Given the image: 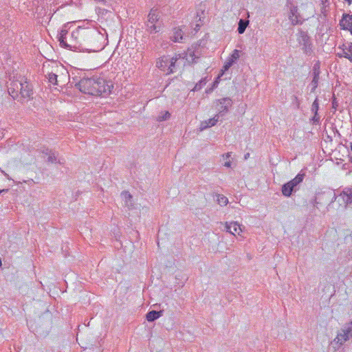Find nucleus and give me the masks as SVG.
<instances>
[{
	"label": "nucleus",
	"mask_w": 352,
	"mask_h": 352,
	"mask_svg": "<svg viewBox=\"0 0 352 352\" xmlns=\"http://www.w3.org/2000/svg\"><path fill=\"white\" fill-rule=\"evenodd\" d=\"M87 28L78 27L71 34V38L69 42H67L66 47L74 48L81 51V47L82 46L85 36H86Z\"/></svg>",
	"instance_id": "4"
},
{
	"label": "nucleus",
	"mask_w": 352,
	"mask_h": 352,
	"mask_svg": "<svg viewBox=\"0 0 352 352\" xmlns=\"http://www.w3.org/2000/svg\"><path fill=\"white\" fill-rule=\"evenodd\" d=\"M344 1H346L349 5H351L352 3V0H344Z\"/></svg>",
	"instance_id": "50"
},
{
	"label": "nucleus",
	"mask_w": 352,
	"mask_h": 352,
	"mask_svg": "<svg viewBox=\"0 0 352 352\" xmlns=\"http://www.w3.org/2000/svg\"><path fill=\"white\" fill-rule=\"evenodd\" d=\"M104 36L96 30L87 28L86 36L83 41L81 51L87 52H96L104 47Z\"/></svg>",
	"instance_id": "1"
},
{
	"label": "nucleus",
	"mask_w": 352,
	"mask_h": 352,
	"mask_svg": "<svg viewBox=\"0 0 352 352\" xmlns=\"http://www.w3.org/2000/svg\"><path fill=\"white\" fill-rule=\"evenodd\" d=\"M233 64H234L233 60H230V59H229V60H228L225 63V64H224V65H223V69L222 70V72H223L224 71H227V70H228V69L230 68V67H231Z\"/></svg>",
	"instance_id": "37"
},
{
	"label": "nucleus",
	"mask_w": 352,
	"mask_h": 352,
	"mask_svg": "<svg viewBox=\"0 0 352 352\" xmlns=\"http://www.w3.org/2000/svg\"><path fill=\"white\" fill-rule=\"evenodd\" d=\"M146 23H155L162 25L160 21V12L157 9H151L148 15V21Z\"/></svg>",
	"instance_id": "16"
},
{
	"label": "nucleus",
	"mask_w": 352,
	"mask_h": 352,
	"mask_svg": "<svg viewBox=\"0 0 352 352\" xmlns=\"http://www.w3.org/2000/svg\"><path fill=\"white\" fill-rule=\"evenodd\" d=\"M337 196L335 192L327 190L317 193L311 203L314 207L318 208V205H322L329 201L330 203L334 202Z\"/></svg>",
	"instance_id": "5"
},
{
	"label": "nucleus",
	"mask_w": 352,
	"mask_h": 352,
	"mask_svg": "<svg viewBox=\"0 0 352 352\" xmlns=\"http://www.w3.org/2000/svg\"><path fill=\"white\" fill-rule=\"evenodd\" d=\"M250 154L249 153H247L245 155V159H248V157H249Z\"/></svg>",
	"instance_id": "52"
},
{
	"label": "nucleus",
	"mask_w": 352,
	"mask_h": 352,
	"mask_svg": "<svg viewBox=\"0 0 352 352\" xmlns=\"http://www.w3.org/2000/svg\"><path fill=\"white\" fill-rule=\"evenodd\" d=\"M8 191V189H3V190H0V194L3 193V192H7Z\"/></svg>",
	"instance_id": "49"
},
{
	"label": "nucleus",
	"mask_w": 352,
	"mask_h": 352,
	"mask_svg": "<svg viewBox=\"0 0 352 352\" xmlns=\"http://www.w3.org/2000/svg\"><path fill=\"white\" fill-rule=\"evenodd\" d=\"M207 82L206 78H201L196 85H195L194 88L192 89L193 91H199L203 86H204Z\"/></svg>",
	"instance_id": "32"
},
{
	"label": "nucleus",
	"mask_w": 352,
	"mask_h": 352,
	"mask_svg": "<svg viewBox=\"0 0 352 352\" xmlns=\"http://www.w3.org/2000/svg\"><path fill=\"white\" fill-rule=\"evenodd\" d=\"M163 311L152 310L146 315V318L148 322H153L162 316Z\"/></svg>",
	"instance_id": "22"
},
{
	"label": "nucleus",
	"mask_w": 352,
	"mask_h": 352,
	"mask_svg": "<svg viewBox=\"0 0 352 352\" xmlns=\"http://www.w3.org/2000/svg\"><path fill=\"white\" fill-rule=\"evenodd\" d=\"M346 205L352 203V186L346 187L343 189L339 195Z\"/></svg>",
	"instance_id": "14"
},
{
	"label": "nucleus",
	"mask_w": 352,
	"mask_h": 352,
	"mask_svg": "<svg viewBox=\"0 0 352 352\" xmlns=\"http://www.w3.org/2000/svg\"><path fill=\"white\" fill-rule=\"evenodd\" d=\"M217 102L221 104L218 113L221 116L226 114L229 111V108L232 105V100L230 98H223L218 100Z\"/></svg>",
	"instance_id": "10"
},
{
	"label": "nucleus",
	"mask_w": 352,
	"mask_h": 352,
	"mask_svg": "<svg viewBox=\"0 0 352 352\" xmlns=\"http://www.w3.org/2000/svg\"><path fill=\"white\" fill-rule=\"evenodd\" d=\"M239 58V51L238 50H234L232 52L231 58L230 60H233L234 63Z\"/></svg>",
	"instance_id": "36"
},
{
	"label": "nucleus",
	"mask_w": 352,
	"mask_h": 352,
	"mask_svg": "<svg viewBox=\"0 0 352 352\" xmlns=\"http://www.w3.org/2000/svg\"><path fill=\"white\" fill-rule=\"evenodd\" d=\"M199 27H200V25L199 24H197L195 30H198L199 29Z\"/></svg>",
	"instance_id": "51"
},
{
	"label": "nucleus",
	"mask_w": 352,
	"mask_h": 352,
	"mask_svg": "<svg viewBox=\"0 0 352 352\" xmlns=\"http://www.w3.org/2000/svg\"><path fill=\"white\" fill-rule=\"evenodd\" d=\"M170 116V113L168 111L162 112L160 115L158 116L157 120L158 121H164L168 120Z\"/></svg>",
	"instance_id": "35"
},
{
	"label": "nucleus",
	"mask_w": 352,
	"mask_h": 352,
	"mask_svg": "<svg viewBox=\"0 0 352 352\" xmlns=\"http://www.w3.org/2000/svg\"><path fill=\"white\" fill-rule=\"evenodd\" d=\"M58 76L60 78L58 82H61L63 83V85H60V86H63L65 84L67 78L69 79V72L65 69H63V72H62L61 75Z\"/></svg>",
	"instance_id": "31"
},
{
	"label": "nucleus",
	"mask_w": 352,
	"mask_h": 352,
	"mask_svg": "<svg viewBox=\"0 0 352 352\" xmlns=\"http://www.w3.org/2000/svg\"><path fill=\"white\" fill-rule=\"evenodd\" d=\"M97 85L96 89L98 94L96 96L105 97L111 93V89L113 88V82L110 80H106L103 78H98Z\"/></svg>",
	"instance_id": "6"
},
{
	"label": "nucleus",
	"mask_w": 352,
	"mask_h": 352,
	"mask_svg": "<svg viewBox=\"0 0 352 352\" xmlns=\"http://www.w3.org/2000/svg\"><path fill=\"white\" fill-rule=\"evenodd\" d=\"M344 330L346 332V335L348 336V339L352 338V327H347Z\"/></svg>",
	"instance_id": "40"
},
{
	"label": "nucleus",
	"mask_w": 352,
	"mask_h": 352,
	"mask_svg": "<svg viewBox=\"0 0 352 352\" xmlns=\"http://www.w3.org/2000/svg\"><path fill=\"white\" fill-rule=\"evenodd\" d=\"M249 24V21L245 19H240L238 23L237 31L239 34H242L245 32L246 28Z\"/></svg>",
	"instance_id": "28"
},
{
	"label": "nucleus",
	"mask_w": 352,
	"mask_h": 352,
	"mask_svg": "<svg viewBox=\"0 0 352 352\" xmlns=\"http://www.w3.org/2000/svg\"><path fill=\"white\" fill-rule=\"evenodd\" d=\"M65 28L66 25H65L58 33V41L60 42V45L65 47H66L67 45V41L66 37L67 30L65 29Z\"/></svg>",
	"instance_id": "24"
},
{
	"label": "nucleus",
	"mask_w": 352,
	"mask_h": 352,
	"mask_svg": "<svg viewBox=\"0 0 352 352\" xmlns=\"http://www.w3.org/2000/svg\"><path fill=\"white\" fill-rule=\"evenodd\" d=\"M342 47H346V49L349 52V54H352V43H348L347 44H344Z\"/></svg>",
	"instance_id": "39"
},
{
	"label": "nucleus",
	"mask_w": 352,
	"mask_h": 352,
	"mask_svg": "<svg viewBox=\"0 0 352 352\" xmlns=\"http://www.w3.org/2000/svg\"><path fill=\"white\" fill-rule=\"evenodd\" d=\"M231 156V153H227L226 154V159H229V157Z\"/></svg>",
	"instance_id": "48"
},
{
	"label": "nucleus",
	"mask_w": 352,
	"mask_h": 352,
	"mask_svg": "<svg viewBox=\"0 0 352 352\" xmlns=\"http://www.w3.org/2000/svg\"><path fill=\"white\" fill-rule=\"evenodd\" d=\"M219 78H220V76H218V78L216 79V80L213 82V84H212V87H213V89H214L215 87H217V85H218V84H219V80H218V79H219Z\"/></svg>",
	"instance_id": "43"
},
{
	"label": "nucleus",
	"mask_w": 352,
	"mask_h": 352,
	"mask_svg": "<svg viewBox=\"0 0 352 352\" xmlns=\"http://www.w3.org/2000/svg\"><path fill=\"white\" fill-rule=\"evenodd\" d=\"M319 110V102L318 99L316 98L312 103L311 111L314 114H316Z\"/></svg>",
	"instance_id": "34"
},
{
	"label": "nucleus",
	"mask_w": 352,
	"mask_h": 352,
	"mask_svg": "<svg viewBox=\"0 0 352 352\" xmlns=\"http://www.w3.org/2000/svg\"><path fill=\"white\" fill-rule=\"evenodd\" d=\"M305 177V173L303 172V170L300 171V173L294 179L282 186V194L286 197H291L293 192H296L298 190L299 186L302 182Z\"/></svg>",
	"instance_id": "3"
},
{
	"label": "nucleus",
	"mask_w": 352,
	"mask_h": 352,
	"mask_svg": "<svg viewBox=\"0 0 352 352\" xmlns=\"http://www.w3.org/2000/svg\"><path fill=\"white\" fill-rule=\"evenodd\" d=\"M224 166L230 168L231 166V161L228 160L224 163Z\"/></svg>",
	"instance_id": "44"
},
{
	"label": "nucleus",
	"mask_w": 352,
	"mask_h": 352,
	"mask_svg": "<svg viewBox=\"0 0 352 352\" xmlns=\"http://www.w3.org/2000/svg\"><path fill=\"white\" fill-rule=\"evenodd\" d=\"M294 100L297 102V106L298 107L299 104H300V102L298 101V97L297 96H294Z\"/></svg>",
	"instance_id": "46"
},
{
	"label": "nucleus",
	"mask_w": 352,
	"mask_h": 352,
	"mask_svg": "<svg viewBox=\"0 0 352 352\" xmlns=\"http://www.w3.org/2000/svg\"><path fill=\"white\" fill-rule=\"evenodd\" d=\"M204 12H201V14H199V12H197V17H199V21L201 20V19L202 17L201 15H204Z\"/></svg>",
	"instance_id": "47"
},
{
	"label": "nucleus",
	"mask_w": 352,
	"mask_h": 352,
	"mask_svg": "<svg viewBox=\"0 0 352 352\" xmlns=\"http://www.w3.org/2000/svg\"><path fill=\"white\" fill-rule=\"evenodd\" d=\"M338 50H340V52H337V54H336V55L338 57H340V58L344 57V58H347L349 60H350L351 62H352V54L349 53V52L346 49V47H339Z\"/></svg>",
	"instance_id": "27"
},
{
	"label": "nucleus",
	"mask_w": 352,
	"mask_h": 352,
	"mask_svg": "<svg viewBox=\"0 0 352 352\" xmlns=\"http://www.w3.org/2000/svg\"><path fill=\"white\" fill-rule=\"evenodd\" d=\"M170 38L173 42L182 43L184 39V32L182 29L177 28H174L173 34Z\"/></svg>",
	"instance_id": "20"
},
{
	"label": "nucleus",
	"mask_w": 352,
	"mask_h": 352,
	"mask_svg": "<svg viewBox=\"0 0 352 352\" xmlns=\"http://www.w3.org/2000/svg\"><path fill=\"white\" fill-rule=\"evenodd\" d=\"M179 58H181V56L179 54L178 55V56H176L175 57H170L171 62H170L169 65H168V70L167 71V75L176 72V70H177L176 63Z\"/></svg>",
	"instance_id": "25"
},
{
	"label": "nucleus",
	"mask_w": 352,
	"mask_h": 352,
	"mask_svg": "<svg viewBox=\"0 0 352 352\" xmlns=\"http://www.w3.org/2000/svg\"><path fill=\"white\" fill-rule=\"evenodd\" d=\"M79 80H80V79L78 80L77 76L72 77V80L70 78L69 79V82L71 83L72 85L73 84H74V85H75L76 84V82H78Z\"/></svg>",
	"instance_id": "42"
},
{
	"label": "nucleus",
	"mask_w": 352,
	"mask_h": 352,
	"mask_svg": "<svg viewBox=\"0 0 352 352\" xmlns=\"http://www.w3.org/2000/svg\"><path fill=\"white\" fill-rule=\"evenodd\" d=\"M338 106V101H337L336 98L335 97H333V100H332V108L334 109L335 110H336Z\"/></svg>",
	"instance_id": "41"
},
{
	"label": "nucleus",
	"mask_w": 352,
	"mask_h": 352,
	"mask_svg": "<svg viewBox=\"0 0 352 352\" xmlns=\"http://www.w3.org/2000/svg\"><path fill=\"white\" fill-rule=\"evenodd\" d=\"M298 41L302 46V49L304 53L307 55H310L312 52L311 38L306 32L302 30H299Z\"/></svg>",
	"instance_id": "7"
},
{
	"label": "nucleus",
	"mask_w": 352,
	"mask_h": 352,
	"mask_svg": "<svg viewBox=\"0 0 352 352\" xmlns=\"http://www.w3.org/2000/svg\"><path fill=\"white\" fill-rule=\"evenodd\" d=\"M340 25L342 29L349 30L352 34V14L344 13L342 19L340 21Z\"/></svg>",
	"instance_id": "12"
},
{
	"label": "nucleus",
	"mask_w": 352,
	"mask_h": 352,
	"mask_svg": "<svg viewBox=\"0 0 352 352\" xmlns=\"http://www.w3.org/2000/svg\"><path fill=\"white\" fill-rule=\"evenodd\" d=\"M217 203L221 206H226L228 203V199L226 197H225L223 195H217Z\"/></svg>",
	"instance_id": "33"
},
{
	"label": "nucleus",
	"mask_w": 352,
	"mask_h": 352,
	"mask_svg": "<svg viewBox=\"0 0 352 352\" xmlns=\"http://www.w3.org/2000/svg\"><path fill=\"white\" fill-rule=\"evenodd\" d=\"M221 116L220 115L217 114L214 118L208 119V120H206L204 122H202L200 125V130L203 131L205 130L210 126H214L217 122H218V119Z\"/></svg>",
	"instance_id": "18"
},
{
	"label": "nucleus",
	"mask_w": 352,
	"mask_h": 352,
	"mask_svg": "<svg viewBox=\"0 0 352 352\" xmlns=\"http://www.w3.org/2000/svg\"><path fill=\"white\" fill-rule=\"evenodd\" d=\"M21 88H23L21 80H13L8 86V93L13 98V99H17L19 101L20 90H21Z\"/></svg>",
	"instance_id": "8"
},
{
	"label": "nucleus",
	"mask_w": 352,
	"mask_h": 352,
	"mask_svg": "<svg viewBox=\"0 0 352 352\" xmlns=\"http://www.w3.org/2000/svg\"><path fill=\"white\" fill-rule=\"evenodd\" d=\"M80 80L76 82L75 87L78 88L81 92L90 94L92 96L97 95V89H96L98 81L97 77L94 78H81L79 77Z\"/></svg>",
	"instance_id": "2"
},
{
	"label": "nucleus",
	"mask_w": 352,
	"mask_h": 352,
	"mask_svg": "<svg viewBox=\"0 0 352 352\" xmlns=\"http://www.w3.org/2000/svg\"><path fill=\"white\" fill-rule=\"evenodd\" d=\"M42 153L44 156H47V162L50 163H56L57 160V156L55 151H53L48 148H45L42 150Z\"/></svg>",
	"instance_id": "17"
},
{
	"label": "nucleus",
	"mask_w": 352,
	"mask_h": 352,
	"mask_svg": "<svg viewBox=\"0 0 352 352\" xmlns=\"http://www.w3.org/2000/svg\"><path fill=\"white\" fill-rule=\"evenodd\" d=\"M121 196L124 201V206L127 207L129 209L133 208V196L128 191H123L121 193Z\"/></svg>",
	"instance_id": "19"
},
{
	"label": "nucleus",
	"mask_w": 352,
	"mask_h": 352,
	"mask_svg": "<svg viewBox=\"0 0 352 352\" xmlns=\"http://www.w3.org/2000/svg\"><path fill=\"white\" fill-rule=\"evenodd\" d=\"M226 229L227 232H230L233 235H235V233L239 234L240 232H242L241 225H239L236 221H232L230 223L226 222Z\"/></svg>",
	"instance_id": "15"
},
{
	"label": "nucleus",
	"mask_w": 352,
	"mask_h": 352,
	"mask_svg": "<svg viewBox=\"0 0 352 352\" xmlns=\"http://www.w3.org/2000/svg\"><path fill=\"white\" fill-rule=\"evenodd\" d=\"M186 56H188L189 58H191V60H188L189 62L192 63H197L196 59H198L201 56V52L198 49H188Z\"/></svg>",
	"instance_id": "21"
},
{
	"label": "nucleus",
	"mask_w": 352,
	"mask_h": 352,
	"mask_svg": "<svg viewBox=\"0 0 352 352\" xmlns=\"http://www.w3.org/2000/svg\"><path fill=\"white\" fill-rule=\"evenodd\" d=\"M58 77V75H57L56 74H54V73H50L47 75L48 81L50 83H52L53 85H59Z\"/></svg>",
	"instance_id": "30"
},
{
	"label": "nucleus",
	"mask_w": 352,
	"mask_h": 352,
	"mask_svg": "<svg viewBox=\"0 0 352 352\" xmlns=\"http://www.w3.org/2000/svg\"><path fill=\"white\" fill-rule=\"evenodd\" d=\"M213 89H213V87H211V88L207 89L206 90V93L209 94V93L212 92V91H213Z\"/></svg>",
	"instance_id": "45"
},
{
	"label": "nucleus",
	"mask_w": 352,
	"mask_h": 352,
	"mask_svg": "<svg viewBox=\"0 0 352 352\" xmlns=\"http://www.w3.org/2000/svg\"><path fill=\"white\" fill-rule=\"evenodd\" d=\"M146 30L150 34L157 33V32H160V27H161L160 24L146 23Z\"/></svg>",
	"instance_id": "29"
},
{
	"label": "nucleus",
	"mask_w": 352,
	"mask_h": 352,
	"mask_svg": "<svg viewBox=\"0 0 352 352\" xmlns=\"http://www.w3.org/2000/svg\"><path fill=\"white\" fill-rule=\"evenodd\" d=\"M320 118L318 113H316V114H314L312 120L314 124H318L320 122Z\"/></svg>",
	"instance_id": "38"
},
{
	"label": "nucleus",
	"mask_w": 352,
	"mask_h": 352,
	"mask_svg": "<svg viewBox=\"0 0 352 352\" xmlns=\"http://www.w3.org/2000/svg\"><path fill=\"white\" fill-rule=\"evenodd\" d=\"M327 1H323L322 4H324Z\"/></svg>",
	"instance_id": "53"
},
{
	"label": "nucleus",
	"mask_w": 352,
	"mask_h": 352,
	"mask_svg": "<svg viewBox=\"0 0 352 352\" xmlns=\"http://www.w3.org/2000/svg\"><path fill=\"white\" fill-rule=\"evenodd\" d=\"M23 88L20 90V98H30L33 95L32 86L26 80L22 78Z\"/></svg>",
	"instance_id": "9"
},
{
	"label": "nucleus",
	"mask_w": 352,
	"mask_h": 352,
	"mask_svg": "<svg viewBox=\"0 0 352 352\" xmlns=\"http://www.w3.org/2000/svg\"><path fill=\"white\" fill-rule=\"evenodd\" d=\"M313 74H314V77L311 82V85L312 86L311 90V92L315 91L316 87H318V80H319L320 71H319V69H316V65H314V67Z\"/></svg>",
	"instance_id": "23"
},
{
	"label": "nucleus",
	"mask_w": 352,
	"mask_h": 352,
	"mask_svg": "<svg viewBox=\"0 0 352 352\" xmlns=\"http://www.w3.org/2000/svg\"><path fill=\"white\" fill-rule=\"evenodd\" d=\"M348 340V336L346 335L344 330L342 329V331L338 333L336 338L334 339V342H336V343L342 345Z\"/></svg>",
	"instance_id": "26"
},
{
	"label": "nucleus",
	"mask_w": 352,
	"mask_h": 352,
	"mask_svg": "<svg viewBox=\"0 0 352 352\" xmlns=\"http://www.w3.org/2000/svg\"><path fill=\"white\" fill-rule=\"evenodd\" d=\"M170 62H171L170 56H163L158 58L156 62V66L160 70L163 71L166 73V74H167V71L168 70V67Z\"/></svg>",
	"instance_id": "13"
},
{
	"label": "nucleus",
	"mask_w": 352,
	"mask_h": 352,
	"mask_svg": "<svg viewBox=\"0 0 352 352\" xmlns=\"http://www.w3.org/2000/svg\"><path fill=\"white\" fill-rule=\"evenodd\" d=\"M300 15L298 12V7L296 6H292L289 9V19L291 21L292 25H296L298 24H302V21L300 19Z\"/></svg>",
	"instance_id": "11"
}]
</instances>
